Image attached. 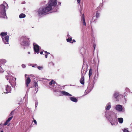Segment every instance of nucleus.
Masks as SVG:
<instances>
[{
  "label": "nucleus",
  "instance_id": "nucleus-1",
  "mask_svg": "<svg viewBox=\"0 0 132 132\" xmlns=\"http://www.w3.org/2000/svg\"><path fill=\"white\" fill-rule=\"evenodd\" d=\"M57 0H49L46 7L40 8L38 10V15L41 17L51 12H56L57 9Z\"/></svg>",
  "mask_w": 132,
  "mask_h": 132
},
{
  "label": "nucleus",
  "instance_id": "nucleus-2",
  "mask_svg": "<svg viewBox=\"0 0 132 132\" xmlns=\"http://www.w3.org/2000/svg\"><path fill=\"white\" fill-rule=\"evenodd\" d=\"M49 85H52V88L53 89V91L54 92H58L59 93V95H64L68 96H71L72 95L70 94L69 93L64 91H61L57 89L56 86H58L57 87L60 89H61L60 87V85H57V84L53 80H52L49 82Z\"/></svg>",
  "mask_w": 132,
  "mask_h": 132
},
{
  "label": "nucleus",
  "instance_id": "nucleus-3",
  "mask_svg": "<svg viewBox=\"0 0 132 132\" xmlns=\"http://www.w3.org/2000/svg\"><path fill=\"white\" fill-rule=\"evenodd\" d=\"M20 43L21 45L22 46L24 49L29 46V38L24 36L21 37L20 39Z\"/></svg>",
  "mask_w": 132,
  "mask_h": 132
},
{
  "label": "nucleus",
  "instance_id": "nucleus-4",
  "mask_svg": "<svg viewBox=\"0 0 132 132\" xmlns=\"http://www.w3.org/2000/svg\"><path fill=\"white\" fill-rule=\"evenodd\" d=\"M8 6L7 4L6 3L0 5V17L1 18L7 19L6 16L5 8L6 6Z\"/></svg>",
  "mask_w": 132,
  "mask_h": 132
},
{
  "label": "nucleus",
  "instance_id": "nucleus-5",
  "mask_svg": "<svg viewBox=\"0 0 132 132\" xmlns=\"http://www.w3.org/2000/svg\"><path fill=\"white\" fill-rule=\"evenodd\" d=\"M105 117L110 121L112 125L113 126L116 124L117 119V117L113 113L112 115H110L109 116H107L106 114Z\"/></svg>",
  "mask_w": 132,
  "mask_h": 132
},
{
  "label": "nucleus",
  "instance_id": "nucleus-6",
  "mask_svg": "<svg viewBox=\"0 0 132 132\" xmlns=\"http://www.w3.org/2000/svg\"><path fill=\"white\" fill-rule=\"evenodd\" d=\"M113 97L117 101H120L121 98H123V95L120 94L119 92L115 91L113 95Z\"/></svg>",
  "mask_w": 132,
  "mask_h": 132
},
{
  "label": "nucleus",
  "instance_id": "nucleus-7",
  "mask_svg": "<svg viewBox=\"0 0 132 132\" xmlns=\"http://www.w3.org/2000/svg\"><path fill=\"white\" fill-rule=\"evenodd\" d=\"M115 109L119 112H123L124 111V108L122 105L118 104L115 106Z\"/></svg>",
  "mask_w": 132,
  "mask_h": 132
},
{
  "label": "nucleus",
  "instance_id": "nucleus-8",
  "mask_svg": "<svg viewBox=\"0 0 132 132\" xmlns=\"http://www.w3.org/2000/svg\"><path fill=\"white\" fill-rule=\"evenodd\" d=\"M34 51L35 53L38 54L39 53V46L36 44H33Z\"/></svg>",
  "mask_w": 132,
  "mask_h": 132
},
{
  "label": "nucleus",
  "instance_id": "nucleus-9",
  "mask_svg": "<svg viewBox=\"0 0 132 132\" xmlns=\"http://www.w3.org/2000/svg\"><path fill=\"white\" fill-rule=\"evenodd\" d=\"M94 85L93 84H91L88 86L87 89L85 90V95L89 93L93 89V88Z\"/></svg>",
  "mask_w": 132,
  "mask_h": 132
},
{
  "label": "nucleus",
  "instance_id": "nucleus-10",
  "mask_svg": "<svg viewBox=\"0 0 132 132\" xmlns=\"http://www.w3.org/2000/svg\"><path fill=\"white\" fill-rule=\"evenodd\" d=\"M2 38L3 41L5 44H9V36L8 35H7L4 37H2Z\"/></svg>",
  "mask_w": 132,
  "mask_h": 132
},
{
  "label": "nucleus",
  "instance_id": "nucleus-11",
  "mask_svg": "<svg viewBox=\"0 0 132 132\" xmlns=\"http://www.w3.org/2000/svg\"><path fill=\"white\" fill-rule=\"evenodd\" d=\"M11 87L9 86L8 85H7L6 88L5 90L6 91L5 93L7 94L8 93H11Z\"/></svg>",
  "mask_w": 132,
  "mask_h": 132
},
{
  "label": "nucleus",
  "instance_id": "nucleus-12",
  "mask_svg": "<svg viewBox=\"0 0 132 132\" xmlns=\"http://www.w3.org/2000/svg\"><path fill=\"white\" fill-rule=\"evenodd\" d=\"M31 79L29 77H28L26 80V86L28 87V86L29 84L31 82Z\"/></svg>",
  "mask_w": 132,
  "mask_h": 132
},
{
  "label": "nucleus",
  "instance_id": "nucleus-13",
  "mask_svg": "<svg viewBox=\"0 0 132 132\" xmlns=\"http://www.w3.org/2000/svg\"><path fill=\"white\" fill-rule=\"evenodd\" d=\"M13 116H12L10 117L5 122L4 124V126H6L7 125L8 123L10 122V121L11 120L13 117Z\"/></svg>",
  "mask_w": 132,
  "mask_h": 132
},
{
  "label": "nucleus",
  "instance_id": "nucleus-14",
  "mask_svg": "<svg viewBox=\"0 0 132 132\" xmlns=\"http://www.w3.org/2000/svg\"><path fill=\"white\" fill-rule=\"evenodd\" d=\"M69 98L70 100L73 102L77 103L78 101L77 99L75 97H70Z\"/></svg>",
  "mask_w": 132,
  "mask_h": 132
},
{
  "label": "nucleus",
  "instance_id": "nucleus-15",
  "mask_svg": "<svg viewBox=\"0 0 132 132\" xmlns=\"http://www.w3.org/2000/svg\"><path fill=\"white\" fill-rule=\"evenodd\" d=\"M111 107V103L110 102H109L106 104V106L105 107L106 110H109L110 109Z\"/></svg>",
  "mask_w": 132,
  "mask_h": 132
},
{
  "label": "nucleus",
  "instance_id": "nucleus-16",
  "mask_svg": "<svg viewBox=\"0 0 132 132\" xmlns=\"http://www.w3.org/2000/svg\"><path fill=\"white\" fill-rule=\"evenodd\" d=\"M81 20L83 21L82 23L83 25L86 26V23L85 21V16L84 14H83L82 16Z\"/></svg>",
  "mask_w": 132,
  "mask_h": 132
},
{
  "label": "nucleus",
  "instance_id": "nucleus-17",
  "mask_svg": "<svg viewBox=\"0 0 132 132\" xmlns=\"http://www.w3.org/2000/svg\"><path fill=\"white\" fill-rule=\"evenodd\" d=\"M80 83L84 85V77L82 75V76L80 80Z\"/></svg>",
  "mask_w": 132,
  "mask_h": 132
},
{
  "label": "nucleus",
  "instance_id": "nucleus-18",
  "mask_svg": "<svg viewBox=\"0 0 132 132\" xmlns=\"http://www.w3.org/2000/svg\"><path fill=\"white\" fill-rule=\"evenodd\" d=\"M85 50L84 48H82L80 50V53L82 55L85 53Z\"/></svg>",
  "mask_w": 132,
  "mask_h": 132
},
{
  "label": "nucleus",
  "instance_id": "nucleus-19",
  "mask_svg": "<svg viewBox=\"0 0 132 132\" xmlns=\"http://www.w3.org/2000/svg\"><path fill=\"white\" fill-rule=\"evenodd\" d=\"M6 61L4 59H1L0 60V64H4L6 62Z\"/></svg>",
  "mask_w": 132,
  "mask_h": 132
},
{
  "label": "nucleus",
  "instance_id": "nucleus-20",
  "mask_svg": "<svg viewBox=\"0 0 132 132\" xmlns=\"http://www.w3.org/2000/svg\"><path fill=\"white\" fill-rule=\"evenodd\" d=\"M38 84H37V82H34V87H35L36 88H36H37V90L36 91V92L35 93H36L38 90Z\"/></svg>",
  "mask_w": 132,
  "mask_h": 132
},
{
  "label": "nucleus",
  "instance_id": "nucleus-21",
  "mask_svg": "<svg viewBox=\"0 0 132 132\" xmlns=\"http://www.w3.org/2000/svg\"><path fill=\"white\" fill-rule=\"evenodd\" d=\"M118 120L120 123H122L123 121V119L122 118H118Z\"/></svg>",
  "mask_w": 132,
  "mask_h": 132
},
{
  "label": "nucleus",
  "instance_id": "nucleus-22",
  "mask_svg": "<svg viewBox=\"0 0 132 132\" xmlns=\"http://www.w3.org/2000/svg\"><path fill=\"white\" fill-rule=\"evenodd\" d=\"M26 17V15L23 13L21 14L19 16V18H22Z\"/></svg>",
  "mask_w": 132,
  "mask_h": 132
},
{
  "label": "nucleus",
  "instance_id": "nucleus-23",
  "mask_svg": "<svg viewBox=\"0 0 132 132\" xmlns=\"http://www.w3.org/2000/svg\"><path fill=\"white\" fill-rule=\"evenodd\" d=\"M7 35V32H2L1 33L0 35L1 36H2V37H3L4 36H6Z\"/></svg>",
  "mask_w": 132,
  "mask_h": 132
},
{
  "label": "nucleus",
  "instance_id": "nucleus-24",
  "mask_svg": "<svg viewBox=\"0 0 132 132\" xmlns=\"http://www.w3.org/2000/svg\"><path fill=\"white\" fill-rule=\"evenodd\" d=\"M92 70H93L92 68H90V69L89 70V77H90V76L92 75Z\"/></svg>",
  "mask_w": 132,
  "mask_h": 132
},
{
  "label": "nucleus",
  "instance_id": "nucleus-25",
  "mask_svg": "<svg viewBox=\"0 0 132 132\" xmlns=\"http://www.w3.org/2000/svg\"><path fill=\"white\" fill-rule=\"evenodd\" d=\"M72 40V37H70V38H68L67 39V42H69L70 43H73V42H71Z\"/></svg>",
  "mask_w": 132,
  "mask_h": 132
},
{
  "label": "nucleus",
  "instance_id": "nucleus-26",
  "mask_svg": "<svg viewBox=\"0 0 132 132\" xmlns=\"http://www.w3.org/2000/svg\"><path fill=\"white\" fill-rule=\"evenodd\" d=\"M16 80V78H14V81H15V84L14 85H12V83H11V86L13 87H14L15 86H16V82L15 81V80Z\"/></svg>",
  "mask_w": 132,
  "mask_h": 132
},
{
  "label": "nucleus",
  "instance_id": "nucleus-27",
  "mask_svg": "<svg viewBox=\"0 0 132 132\" xmlns=\"http://www.w3.org/2000/svg\"><path fill=\"white\" fill-rule=\"evenodd\" d=\"M14 112V110L12 111V112L10 113V114L9 116L10 117L12 116H13V114Z\"/></svg>",
  "mask_w": 132,
  "mask_h": 132
},
{
  "label": "nucleus",
  "instance_id": "nucleus-28",
  "mask_svg": "<svg viewBox=\"0 0 132 132\" xmlns=\"http://www.w3.org/2000/svg\"><path fill=\"white\" fill-rule=\"evenodd\" d=\"M95 16H96V18H98L99 17V16H100L99 14L98 13V12H97L96 13V14Z\"/></svg>",
  "mask_w": 132,
  "mask_h": 132
},
{
  "label": "nucleus",
  "instance_id": "nucleus-29",
  "mask_svg": "<svg viewBox=\"0 0 132 132\" xmlns=\"http://www.w3.org/2000/svg\"><path fill=\"white\" fill-rule=\"evenodd\" d=\"M123 132H129V131L128 129H126L124 128L122 129Z\"/></svg>",
  "mask_w": 132,
  "mask_h": 132
},
{
  "label": "nucleus",
  "instance_id": "nucleus-30",
  "mask_svg": "<svg viewBox=\"0 0 132 132\" xmlns=\"http://www.w3.org/2000/svg\"><path fill=\"white\" fill-rule=\"evenodd\" d=\"M38 69L39 70H41L43 69V67L40 66L37 67Z\"/></svg>",
  "mask_w": 132,
  "mask_h": 132
},
{
  "label": "nucleus",
  "instance_id": "nucleus-31",
  "mask_svg": "<svg viewBox=\"0 0 132 132\" xmlns=\"http://www.w3.org/2000/svg\"><path fill=\"white\" fill-rule=\"evenodd\" d=\"M32 67L33 68H37V66L36 64H33V65H32Z\"/></svg>",
  "mask_w": 132,
  "mask_h": 132
},
{
  "label": "nucleus",
  "instance_id": "nucleus-32",
  "mask_svg": "<svg viewBox=\"0 0 132 132\" xmlns=\"http://www.w3.org/2000/svg\"><path fill=\"white\" fill-rule=\"evenodd\" d=\"M58 5H57V10L58 9V5H61V3L60 2H58Z\"/></svg>",
  "mask_w": 132,
  "mask_h": 132
},
{
  "label": "nucleus",
  "instance_id": "nucleus-33",
  "mask_svg": "<svg viewBox=\"0 0 132 132\" xmlns=\"http://www.w3.org/2000/svg\"><path fill=\"white\" fill-rule=\"evenodd\" d=\"M33 119H34L33 121L34 122L35 124L36 125H37V122L36 120H35L34 119V118H33Z\"/></svg>",
  "mask_w": 132,
  "mask_h": 132
},
{
  "label": "nucleus",
  "instance_id": "nucleus-34",
  "mask_svg": "<svg viewBox=\"0 0 132 132\" xmlns=\"http://www.w3.org/2000/svg\"><path fill=\"white\" fill-rule=\"evenodd\" d=\"M21 66H22V67L23 68H24L26 67V65L25 64H22Z\"/></svg>",
  "mask_w": 132,
  "mask_h": 132
},
{
  "label": "nucleus",
  "instance_id": "nucleus-35",
  "mask_svg": "<svg viewBox=\"0 0 132 132\" xmlns=\"http://www.w3.org/2000/svg\"><path fill=\"white\" fill-rule=\"evenodd\" d=\"M50 64H52V65H53V66H54V63L52 62H51L50 63Z\"/></svg>",
  "mask_w": 132,
  "mask_h": 132
},
{
  "label": "nucleus",
  "instance_id": "nucleus-36",
  "mask_svg": "<svg viewBox=\"0 0 132 132\" xmlns=\"http://www.w3.org/2000/svg\"><path fill=\"white\" fill-rule=\"evenodd\" d=\"M38 103L37 102L35 103V107H36V108L37 106V105H38Z\"/></svg>",
  "mask_w": 132,
  "mask_h": 132
},
{
  "label": "nucleus",
  "instance_id": "nucleus-37",
  "mask_svg": "<svg viewBox=\"0 0 132 132\" xmlns=\"http://www.w3.org/2000/svg\"><path fill=\"white\" fill-rule=\"evenodd\" d=\"M125 90L126 91H129V89L128 88H126Z\"/></svg>",
  "mask_w": 132,
  "mask_h": 132
},
{
  "label": "nucleus",
  "instance_id": "nucleus-38",
  "mask_svg": "<svg viewBox=\"0 0 132 132\" xmlns=\"http://www.w3.org/2000/svg\"><path fill=\"white\" fill-rule=\"evenodd\" d=\"M80 0H77V2L78 3H80Z\"/></svg>",
  "mask_w": 132,
  "mask_h": 132
},
{
  "label": "nucleus",
  "instance_id": "nucleus-39",
  "mask_svg": "<svg viewBox=\"0 0 132 132\" xmlns=\"http://www.w3.org/2000/svg\"><path fill=\"white\" fill-rule=\"evenodd\" d=\"M93 47H94V50L95 48V47H96V45L95 44H94Z\"/></svg>",
  "mask_w": 132,
  "mask_h": 132
},
{
  "label": "nucleus",
  "instance_id": "nucleus-40",
  "mask_svg": "<svg viewBox=\"0 0 132 132\" xmlns=\"http://www.w3.org/2000/svg\"><path fill=\"white\" fill-rule=\"evenodd\" d=\"M67 37L69 38H70V37H71L69 34L67 35Z\"/></svg>",
  "mask_w": 132,
  "mask_h": 132
},
{
  "label": "nucleus",
  "instance_id": "nucleus-41",
  "mask_svg": "<svg viewBox=\"0 0 132 132\" xmlns=\"http://www.w3.org/2000/svg\"><path fill=\"white\" fill-rule=\"evenodd\" d=\"M45 57L47 58V55L46 54L45 55Z\"/></svg>",
  "mask_w": 132,
  "mask_h": 132
},
{
  "label": "nucleus",
  "instance_id": "nucleus-42",
  "mask_svg": "<svg viewBox=\"0 0 132 132\" xmlns=\"http://www.w3.org/2000/svg\"><path fill=\"white\" fill-rule=\"evenodd\" d=\"M33 65V64H28V65H30L31 66H32V65Z\"/></svg>",
  "mask_w": 132,
  "mask_h": 132
},
{
  "label": "nucleus",
  "instance_id": "nucleus-43",
  "mask_svg": "<svg viewBox=\"0 0 132 132\" xmlns=\"http://www.w3.org/2000/svg\"><path fill=\"white\" fill-rule=\"evenodd\" d=\"M94 17H93V18H92V21H93V22H94V21H95V20H93V19H94Z\"/></svg>",
  "mask_w": 132,
  "mask_h": 132
},
{
  "label": "nucleus",
  "instance_id": "nucleus-44",
  "mask_svg": "<svg viewBox=\"0 0 132 132\" xmlns=\"http://www.w3.org/2000/svg\"><path fill=\"white\" fill-rule=\"evenodd\" d=\"M43 52L41 51L40 52V54H43Z\"/></svg>",
  "mask_w": 132,
  "mask_h": 132
},
{
  "label": "nucleus",
  "instance_id": "nucleus-45",
  "mask_svg": "<svg viewBox=\"0 0 132 132\" xmlns=\"http://www.w3.org/2000/svg\"><path fill=\"white\" fill-rule=\"evenodd\" d=\"M27 76H28V75H27V74H25V77L26 78H27Z\"/></svg>",
  "mask_w": 132,
  "mask_h": 132
},
{
  "label": "nucleus",
  "instance_id": "nucleus-46",
  "mask_svg": "<svg viewBox=\"0 0 132 132\" xmlns=\"http://www.w3.org/2000/svg\"><path fill=\"white\" fill-rule=\"evenodd\" d=\"M73 42H76V40H74V39H73Z\"/></svg>",
  "mask_w": 132,
  "mask_h": 132
},
{
  "label": "nucleus",
  "instance_id": "nucleus-47",
  "mask_svg": "<svg viewBox=\"0 0 132 132\" xmlns=\"http://www.w3.org/2000/svg\"><path fill=\"white\" fill-rule=\"evenodd\" d=\"M47 54H50V53L48 52H47Z\"/></svg>",
  "mask_w": 132,
  "mask_h": 132
},
{
  "label": "nucleus",
  "instance_id": "nucleus-48",
  "mask_svg": "<svg viewBox=\"0 0 132 132\" xmlns=\"http://www.w3.org/2000/svg\"><path fill=\"white\" fill-rule=\"evenodd\" d=\"M28 54H30V52H28Z\"/></svg>",
  "mask_w": 132,
  "mask_h": 132
},
{
  "label": "nucleus",
  "instance_id": "nucleus-49",
  "mask_svg": "<svg viewBox=\"0 0 132 132\" xmlns=\"http://www.w3.org/2000/svg\"><path fill=\"white\" fill-rule=\"evenodd\" d=\"M100 5L101 6H103L102 4H100Z\"/></svg>",
  "mask_w": 132,
  "mask_h": 132
},
{
  "label": "nucleus",
  "instance_id": "nucleus-50",
  "mask_svg": "<svg viewBox=\"0 0 132 132\" xmlns=\"http://www.w3.org/2000/svg\"><path fill=\"white\" fill-rule=\"evenodd\" d=\"M45 53H47V52L46 51H45Z\"/></svg>",
  "mask_w": 132,
  "mask_h": 132
},
{
  "label": "nucleus",
  "instance_id": "nucleus-51",
  "mask_svg": "<svg viewBox=\"0 0 132 132\" xmlns=\"http://www.w3.org/2000/svg\"><path fill=\"white\" fill-rule=\"evenodd\" d=\"M25 3V2H23L22 4H24V3Z\"/></svg>",
  "mask_w": 132,
  "mask_h": 132
},
{
  "label": "nucleus",
  "instance_id": "nucleus-52",
  "mask_svg": "<svg viewBox=\"0 0 132 132\" xmlns=\"http://www.w3.org/2000/svg\"><path fill=\"white\" fill-rule=\"evenodd\" d=\"M1 66H0V69H1V68H1Z\"/></svg>",
  "mask_w": 132,
  "mask_h": 132
},
{
  "label": "nucleus",
  "instance_id": "nucleus-53",
  "mask_svg": "<svg viewBox=\"0 0 132 132\" xmlns=\"http://www.w3.org/2000/svg\"><path fill=\"white\" fill-rule=\"evenodd\" d=\"M0 132H3V131L2 130L1 131H0Z\"/></svg>",
  "mask_w": 132,
  "mask_h": 132
},
{
  "label": "nucleus",
  "instance_id": "nucleus-54",
  "mask_svg": "<svg viewBox=\"0 0 132 132\" xmlns=\"http://www.w3.org/2000/svg\"><path fill=\"white\" fill-rule=\"evenodd\" d=\"M80 13H81V11H80Z\"/></svg>",
  "mask_w": 132,
  "mask_h": 132
},
{
  "label": "nucleus",
  "instance_id": "nucleus-55",
  "mask_svg": "<svg viewBox=\"0 0 132 132\" xmlns=\"http://www.w3.org/2000/svg\"><path fill=\"white\" fill-rule=\"evenodd\" d=\"M7 80H8V79L7 78Z\"/></svg>",
  "mask_w": 132,
  "mask_h": 132
},
{
  "label": "nucleus",
  "instance_id": "nucleus-56",
  "mask_svg": "<svg viewBox=\"0 0 132 132\" xmlns=\"http://www.w3.org/2000/svg\"><path fill=\"white\" fill-rule=\"evenodd\" d=\"M131 93H132V92H131Z\"/></svg>",
  "mask_w": 132,
  "mask_h": 132
}]
</instances>
